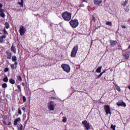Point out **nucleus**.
Listing matches in <instances>:
<instances>
[{
    "label": "nucleus",
    "mask_w": 130,
    "mask_h": 130,
    "mask_svg": "<svg viewBox=\"0 0 130 130\" xmlns=\"http://www.w3.org/2000/svg\"><path fill=\"white\" fill-rule=\"evenodd\" d=\"M69 23L72 28H77L79 26V21L76 19L71 20Z\"/></svg>",
    "instance_id": "obj_2"
},
{
    "label": "nucleus",
    "mask_w": 130,
    "mask_h": 130,
    "mask_svg": "<svg viewBox=\"0 0 130 130\" xmlns=\"http://www.w3.org/2000/svg\"><path fill=\"white\" fill-rule=\"evenodd\" d=\"M3 81L4 82H5V83H8V82H9V79L8 78V77H5L3 79Z\"/></svg>",
    "instance_id": "obj_21"
},
{
    "label": "nucleus",
    "mask_w": 130,
    "mask_h": 130,
    "mask_svg": "<svg viewBox=\"0 0 130 130\" xmlns=\"http://www.w3.org/2000/svg\"><path fill=\"white\" fill-rule=\"evenodd\" d=\"M5 12V11L4 10V9L0 8V13H3Z\"/></svg>",
    "instance_id": "obj_40"
},
{
    "label": "nucleus",
    "mask_w": 130,
    "mask_h": 130,
    "mask_svg": "<svg viewBox=\"0 0 130 130\" xmlns=\"http://www.w3.org/2000/svg\"><path fill=\"white\" fill-rule=\"evenodd\" d=\"M3 123H4V124H6V125H7V122H6V121H3Z\"/></svg>",
    "instance_id": "obj_44"
},
{
    "label": "nucleus",
    "mask_w": 130,
    "mask_h": 130,
    "mask_svg": "<svg viewBox=\"0 0 130 130\" xmlns=\"http://www.w3.org/2000/svg\"><path fill=\"white\" fill-rule=\"evenodd\" d=\"M7 36L6 35L2 36L0 37V43H4V39L6 38Z\"/></svg>",
    "instance_id": "obj_15"
},
{
    "label": "nucleus",
    "mask_w": 130,
    "mask_h": 130,
    "mask_svg": "<svg viewBox=\"0 0 130 130\" xmlns=\"http://www.w3.org/2000/svg\"><path fill=\"white\" fill-rule=\"evenodd\" d=\"M18 114H19V115H21L22 114V111L20 109H18Z\"/></svg>",
    "instance_id": "obj_35"
},
{
    "label": "nucleus",
    "mask_w": 130,
    "mask_h": 130,
    "mask_svg": "<svg viewBox=\"0 0 130 130\" xmlns=\"http://www.w3.org/2000/svg\"><path fill=\"white\" fill-rule=\"evenodd\" d=\"M104 109L107 115L110 114L111 115V112H110V106L108 105H105L104 106Z\"/></svg>",
    "instance_id": "obj_6"
},
{
    "label": "nucleus",
    "mask_w": 130,
    "mask_h": 130,
    "mask_svg": "<svg viewBox=\"0 0 130 130\" xmlns=\"http://www.w3.org/2000/svg\"><path fill=\"white\" fill-rule=\"evenodd\" d=\"M26 31H27L26 28H25L24 26L21 25L19 29V32L21 36H23V35L26 33Z\"/></svg>",
    "instance_id": "obj_7"
},
{
    "label": "nucleus",
    "mask_w": 130,
    "mask_h": 130,
    "mask_svg": "<svg viewBox=\"0 0 130 130\" xmlns=\"http://www.w3.org/2000/svg\"><path fill=\"white\" fill-rule=\"evenodd\" d=\"M0 16L1 17H2V18H5V17H6V15L5 14V13H0Z\"/></svg>",
    "instance_id": "obj_29"
},
{
    "label": "nucleus",
    "mask_w": 130,
    "mask_h": 130,
    "mask_svg": "<svg viewBox=\"0 0 130 130\" xmlns=\"http://www.w3.org/2000/svg\"><path fill=\"white\" fill-rule=\"evenodd\" d=\"M3 8V4H0V9H2Z\"/></svg>",
    "instance_id": "obj_46"
},
{
    "label": "nucleus",
    "mask_w": 130,
    "mask_h": 130,
    "mask_svg": "<svg viewBox=\"0 0 130 130\" xmlns=\"http://www.w3.org/2000/svg\"><path fill=\"white\" fill-rule=\"evenodd\" d=\"M2 98L0 97V102H2Z\"/></svg>",
    "instance_id": "obj_50"
},
{
    "label": "nucleus",
    "mask_w": 130,
    "mask_h": 130,
    "mask_svg": "<svg viewBox=\"0 0 130 130\" xmlns=\"http://www.w3.org/2000/svg\"><path fill=\"white\" fill-rule=\"evenodd\" d=\"M78 48L79 47H78V45L75 46L74 47L71 53V57H75L76 56V55L77 54V52H78Z\"/></svg>",
    "instance_id": "obj_3"
},
{
    "label": "nucleus",
    "mask_w": 130,
    "mask_h": 130,
    "mask_svg": "<svg viewBox=\"0 0 130 130\" xmlns=\"http://www.w3.org/2000/svg\"><path fill=\"white\" fill-rule=\"evenodd\" d=\"M11 124L12 123L11 122H9L8 125H11Z\"/></svg>",
    "instance_id": "obj_47"
},
{
    "label": "nucleus",
    "mask_w": 130,
    "mask_h": 130,
    "mask_svg": "<svg viewBox=\"0 0 130 130\" xmlns=\"http://www.w3.org/2000/svg\"><path fill=\"white\" fill-rule=\"evenodd\" d=\"M110 43L111 46H112L113 47L114 46H115L117 45V41H116L110 40Z\"/></svg>",
    "instance_id": "obj_11"
},
{
    "label": "nucleus",
    "mask_w": 130,
    "mask_h": 130,
    "mask_svg": "<svg viewBox=\"0 0 130 130\" xmlns=\"http://www.w3.org/2000/svg\"><path fill=\"white\" fill-rule=\"evenodd\" d=\"M5 26L6 29H9V28H10V24H9V22H6L5 23Z\"/></svg>",
    "instance_id": "obj_22"
},
{
    "label": "nucleus",
    "mask_w": 130,
    "mask_h": 130,
    "mask_svg": "<svg viewBox=\"0 0 130 130\" xmlns=\"http://www.w3.org/2000/svg\"><path fill=\"white\" fill-rule=\"evenodd\" d=\"M2 118H3V119H7V116H2Z\"/></svg>",
    "instance_id": "obj_41"
},
{
    "label": "nucleus",
    "mask_w": 130,
    "mask_h": 130,
    "mask_svg": "<svg viewBox=\"0 0 130 130\" xmlns=\"http://www.w3.org/2000/svg\"><path fill=\"white\" fill-rule=\"evenodd\" d=\"M17 79L18 81H20V82H22L23 81V79H22V77H21L20 76H17Z\"/></svg>",
    "instance_id": "obj_27"
},
{
    "label": "nucleus",
    "mask_w": 130,
    "mask_h": 130,
    "mask_svg": "<svg viewBox=\"0 0 130 130\" xmlns=\"http://www.w3.org/2000/svg\"><path fill=\"white\" fill-rule=\"evenodd\" d=\"M128 88L129 90H130V85H129L128 86Z\"/></svg>",
    "instance_id": "obj_53"
},
{
    "label": "nucleus",
    "mask_w": 130,
    "mask_h": 130,
    "mask_svg": "<svg viewBox=\"0 0 130 130\" xmlns=\"http://www.w3.org/2000/svg\"><path fill=\"white\" fill-rule=\"evenodd\" d=\"M12 53H10V54L7 55V58L8 59H11V58H12Z\"/></svg>",
    "instance_id": "obj_23"
},
{
    "label": "nucleus",
    "mask_w": 130,
    "mask_h": 130,
    "mask_svg": "<svg viewBox=\"0 0 130 130\" xmlns=\"http://www.w3.org/2000/svg\"><path fill=\"white\" fill-rule=\"evenodd\" d=\"M83 1V2H84L85 3H87V1H86V0H82Z\"/></svg>",
    "instance_id": "obj_51"
},
{
    "label": "nucleus",
    "mask_w": 130,
    "mask_h": 130,
    "mask_svg": "<svg viewBox=\"0 0 130 130\" xmlns=\"http://www.w3.org/2000/svg\"><path fill=\"white\" fill-rule=\"evenodd\" d=\"M102 73H103V74H104V73H106V72H105V71H104V72H102Z\"/></svg>",
    "instance_id": "obj_54"
},
{
    "label": "nucleus",
    "mask_w": 130,
    "mask_h": 130,
    "mask_svg": "<svg viewBox=\"0 0 130 130\" xmlns=\"http://www.w3.org/2000/svg\"><path fill=\"white\" fill-rule=\"evenodd\" d=\"M17 129L18 130H23V124H20L17 125Z\"/></svg>",
    "instance_id": "obj_17"
},
{
    "label": "nucleus",
    "mask_w": 130,
    "mask_h": 130,
    "mask_svg": "<svg viewBox=\"0 0 130 130\" xmlns=\"http://www.w3.org/2000/svg\"><path fill=\"white\" fill-rule=\"evenodd\" d=\"M103 75V73H101L96 78V79H99V78H101V76Z\"/></svg>",
    "instance_id": "obj_37"
},
{
    "label": "nucleus",
    "mask_w": 130,
    "mask_h": 130,
    "mask_svg": "<svg viewBox=\"0 0 130 130\" xmlns=\"http://www.w3.org/2000/svg\"><path fill=\"white\" fill-rule=\"evenodd\" d=\"M22 86H24V83H22Z\"/></svg>",
    "instance_id": "obj_55"
},
{
    "label": "nucleus",
    "mask_w": 130,
    "mask_h": 130,
    "mask_svg": "<svg viewBox=\"0 0 130 130\" xmlns=\"http://www.w3.org/2000/svg\"><path fill=\"white\" fill-rule=\"evenodd\" d=\"M61 16L64 21H67V22H69L72 19V13H70L67 11L62 13Z\"/></svg>",
    "instance_id": "obj_1"
},
{
    "label": "nucleus",
    "mask_w": 130,
    "mask_h": 130,
    "mask_svg": "<svg viewBox=\"0 0 130 130\" xmlns=\"http://www.w3.org/2000/svg\"><path fill=\"white\" fill-rule=\"evenodd\" d=\"M127 4H128V0H125L122 4V6L125 7L126 6H127Z\"/></svg>",
    "instance_id": "obj_18"
},
{
    "label": "nucleus",
    "mask_w": 130,
    "mask_h": 130,
    "mask_svg": "<svg viewBox=\"0 0 130 130\" xmlns=\"http://www.w3.org/2000/svg\"><path fill=\"white\" fill-rule=\"evenodd\" d=\"M118 106H121L122 107H126V104L123 102L122 100H120L117 103Z\"/></svg>",
    "instance_id": "obj_9"
},
{
    "label": "nucleus",
    "mask_w": 130,
    "mask_h": 130,
    "mask_svg": "<svg viewBox=\"0 0 130 130\" xmlns=\"http://www.w3.org/2000/svg\"><path fill=\"white\" fill-rule=\"evenodd\" d=\"M61 67L63 70L64 72H66V73H69L71 71V67L68 64H62L61 66Z\"/></svg>",
    "instance_id": "obj_5"
},
{
    "label": "nucleus",
    "mask_w": 130,
    "mask_h": 130,
    "mask_svg": "<svg viewBox=\"0 0 130 130\" xmlns=\"http://www.w3.org/2000/svg\"><path fill=\"white\" fill-rule=\"evenodd\" d=\"M91 22H96V18H95L94 16H92V19Z\"/></svg>",
    "instance_id": "obj_30"
},
{
    "label": "nucleus",
    "mask_w": 130,
    "mask_h": 130,
    "mask_svg": "<svg viewBox=\"0 0 130 130\" xmlns=\"http://www.w3.org/2000/svg\"><path fill=\"white\" fill-rule=\"evenodd\" d=\"M11 50L14 54H15L16 52H17V51L16 50V48L15 47H14V44H12V45L11 48Z\"/></svg>",
    "instance_id": "obj_14"
},
{
    "label": "nucleus",
    "mask_w": 130,
    "mask_h": 130,
    "mask_svg": "<svg viewBox=\"0 0 130 130\" xmlns=\"http://www.w3.org/2000/svg\"><path fill=\"white\" fill-rule=\"evenodd\" d=\"M21 2L20 3V4H23V0H21Z\"/></svg>",
    "instance_id": "obj_52"
},
{
    "label": "nucleus",
    "mask_w": 130,
    "mask_h": 130,
    "mask_svg": "<svg viewBox=\"0 0 130 130\" xmlns=\"http://www.w3.org/2000/svg\"><path fill=\"white\" fill-rule=\"evenodd\" d=\"M106 24L108 26H112V23H111V22H110V21H107Z\"/></svg>",
    "instance_id": "obj_25"
},
{
    "label": "nucleus",
    "mask_w": 130,
    "mask_h": 130,
    "mask_svg": "<svg viewBox=\"0 0 130 130\" xmlns=\"http://www.w3.org/2000/svg\"><path fill=\"white\" fill-rule=\"evenodd\" d=\"M51 92L53 93L52 96H55V93H54V90H52Z\"/></svg>",
    "instance_id": "obj_43"
},
{
    "label": "nucleus",
    "mask_w": 130,
    "mask_h": 130,
    "mask_svg": "<svg viewBox=\"0 0 130 130\" xmlns=\"http://www.w3.org/2000/svg\"><path fill=\"white\" fill-rule=\"evenodd\" d=\"M9 83H10V84H15V83H16V82L15 81V80H14L12 78H10L9 79Z\"/></svg>",
    "instance_id": "obj_20"
},
{
    "label": "nucleus",
    "mask_w": 130,
    "mask_h": 130,
    "mask_svg": "<svg viewBox=\"0 0 130 130\" xmlns=\"http://www.w3.org/2000/svg\"><path fill=\"white\" fill-rule=\"evenodd\" d=\"M3 32H4V34H7L8 35V31L6 30V29H4L3 30Z\"/></svg>",
    "instance_id": "obj_39"
},
{
    "label": "nucleus",
    "mask_w": 130,
    "mask_h": 130,
    "mask_svg": "<svg viewBox=\"0 0 130 130\" xmlns=\"http://www.w3.org/2000/svg\"><path fill=\"white\" fill-rule=\"evenodd\" d=\"M2 87H3V88H7V87H8V85L7 84V83H3V84H2Z\"/></svg>",
    "instance_id": "obj_28"
},
{
    "label": "nucleus",
    "mask_w": 130,
    "mask_h": 130,
    "mask_svg": "<svg viewBox=\"0 0 130 130\" xmlns=\"http://www.w3.org/2000/svg\"><path fill=\"white\" fill-rule=\"evenodd\" d=\"M55 105H56V104H55V103H54V102L51 101L50 103H48V109L51 111H53V110H54V108H55Z\"/></svg>",
    "instance_id": "obj_4"
},
{
    "label": "nucleus",
    "mask_w": 130,
    "mask_h": 130,
    "mask_svg": "<svg viewBox=\"0 0 130 130\" xmlns=\"http://www.w3.org/2000/svg\"><path fill=\"white\" fill-rule=\"evenodd\" d=\"M129 54H130L129 51H126V52L123 51V55L125 59H128L129 57Z\"/></svg>",
    "instance_id": "obj_10"
},
{
    "label": "nucleus",
    "mask_w": 130,
    "mask_h": 130,
    "mask_svg": "<svg viewBox=\"0 0 130 130\" xmlns=\"http://www.w3.org/2000/svg\"><path fill=\"white\" fill-rule=\"evenodd\" d=\"M63 122H67V117H63L62 120Z\"/></svg>",
    "instance_id": "obj_32"
},
{
    "label": "nucleus",
    "mask_w": 130,
    "mask_h": 130,
    "mask_svg": "<svg viewBox=\"0 0 130 130\" xmlns=\"http://www.w3.org/2000/svg\"><path fill=\"white\" fill-rule=\"evenodd\" d=\"M11 68L13 70H14V69H15V64H11Z\"/></svg>",
    "instance_id": "obj_38"
},
{
    "label": "nucleus",
    "mask_w": 130,
    "mask_h": 130,
    "mask_svg": "<svg viewBox=\"0 0 130 130\" xmlns=\"http://www.w3.org/2000/svg\"><path fill=\"white\" fill-rule=\"evenodd\" d=\"M102 3V0H94V4L95 5V6H99V5H100Z\"/></svg>",
    "instance_id": "obj_13"
},
{
    "label": "nucleus",
    "mask_w": 130,
    "mask_h": 130,
    "mask_svg": "<svg viewBox=\"0 0 130 130\" xmlns=\"http://www.w3.org/2000/svg\"><path fill=\"white\" fill-rule=\"evenodd\" d=\"M17 88L19 89V91L21 92L22 91V89H21V86L18 85H17Z\"/></svg>",
    "instance_id": "obj_34"
},
{
    "label": "nucleus",
    "mask_w": 130,
    "mask_h": 130,
    "mask_svg": "<svg viewBox=\"0 0 130 130\" xmlns=\"http://www.w3.org/2000/svg\"><path fill=\"white\" fill-rule=\"evenodd\" d=\"M14 63L16 64V66H17V64H18V62L15 61Z\"/></svg>",
    "instance_id": "obj_48"
},
{
    "label": "nucleus",
    "mask_w": 130,
    "mask_h": 130,
    "mask_svg": "<svg viewBox=\"0 0 130 130\" xmlns=\"http://www.w3.org/2000/svg\"><path fill=\"white\" fill-rule=\"evenodd\" d=\"M22 109L23 110V111H25V107H22Z\"/></svg>",
    "instance_id": "obj_49"
},
{
    "label": "nucleus",
    "mask_w": 130,
    "mask_h": 130,
    "mask_svg": "<svg viewBox=\"0 0 130 130\" xmlns=\"http://www.w3.org/2000/svg\"><path fill=\"white\" fill-rule=\"evenodd\" d=\"M4 72L5 73H7V72H9V68H5V70H4Z\"/></svg>",
    "instance_id": "obj_36"
},
{
    "label": "nucleus",
    "mask_w": 130,
    "mask_h": 130,
    "mask_svg": "<svg viewBox=\"0 0 130 130\" xmlns=\"http://www.w3.org/2000/svg\"><path fill=\"white\" fill-rule=\"evenodd\" d=\"M10 53H12L9 52V51H6V54H7V55H8V54H10Z\"/></svg>",
    "instance_id": "obj_45"
},
{
    "label": "nucleus",
    "mask_w": 130,
    "mask_h": 130,
    "mask_svg": "<svg viewBox=\"0 0 130 130\" xmlns=\"http://www.w3.org/2000/svg\"><path fill=\"white\" fill-rule=\"evenodd\" d=\"M22 99H23V102H26V101H27V99H26V96H23Z\"/></svg>",
    "instance_id": "obj_33"
},
{
    "label": "nucleus",
    "mask_w": 130,
    "mask_h": 130,
    "mask_svg": "<svg viewBox=\"0 0 130 130\" xmlns=\"http://www.w3.org/2000/svg\"><path fill=\"white\" fill-rule=\"evenodd\" d=\"M21 121V118L18 117L16 119H15L14 121V125H18V122Z\"/></svg>",
    "instance_id": "obj_12"
},
{
    "label": "nucleus",
    "mask_w": 130,
    "mask_h": 130,
    "mask_svg": "<svg viewBox=\"0 0 130 130\" xmlns=\"http://www.w3.org/2000/svg\"><path fill=\"white\" fill-rule=\"evenodd\" d=\"M102 69V66H100L98 68L95 70L96 73H101V70Z\"/></svg>",
    "instance_id": "obj_16"
},
{
    "label": "nucleus",
    "mask_w": 130,
    "mask_h": 130,
    "mask_svg": "<svg viewBox=\"0 0 130 130\" xmlns=\"http://www.w3.org/2000/svg\"><path fill=\"white\" fill-rule=\"evenodd\" d=\"M115 86L116 87V90H118V92H120V91H121V89H120V87L117 85V84H115Z\"/></svg>",
    "instance_id": "obj_19"
},
{
    "label": "nucleus",
    "mask_w": 130,
    "mask_h": 130,
    "mask_svg": "<svg viewBox=\"0 0 130 130\" xmlns=\"http://www.w3.org/2000/svg\"><path fill=\"white\" fill-rule=\"evenodd\" d=\"M128 7L129 6H127L126 7V8H124V10H125V12H128V11H129V9L128 8Z\"/></svg>",
    "instance_id": "obj_31"
},
{
    "label": "nucleus",
    "mask_w": 130,
    "mask_h": 130,
    "mask_svg": "<svg viewBox=\"0 0 130 130\" xmlns=\"http://www.w3.org/2000/svg\"><path fill=\"white\" fill-rule=\"evenodd\" d=\"M82 124H84L86 130H89L90 128V124L85 120L82 121Z\"/></svg>",
    "instance_id": "obj_8"
},
{
    "label": "nucleus",
    "mask_w": 130,
    "mask_h": 130,
    "mask_svg": "<svg viewBox=\"0 0 130 130\" xmlns=\"http://www.w3.org/2000/svg\"><path fill=\"white\" fill-rule=\"evenodd\" d=\"M121 27L123 29H125V28H126V26H125L124 25H122Z\"/></svg>",
    "instance_id": "obj_42"
},
{
    "label": "nucleus",
    "mask_w": 130,
    "mask_h": 130,
    "mask_svg": "<svg viewBox=\"0 0 130 130\" xmlns=\"http://www.w3.org/2000/svg\"><path fill=\"white\" fill-rule=\"evenodd\" d=\"M115 127H116V125L113 124L111 125V128H112V129L115 130Z\"/></svg>",
    "instance_id": "obj_26"
},
{
    "label": "nucleus",
    "mask_w": 130,
    "mask_h": 130,
    "mask_svg": "<svg viewBox=\"0 0 130 130\" xmlns=\"http://www.w3.org/2000/svg\"><path fill=\"white\" fill-rule=\"evenodd\" d=\"M12 61H16L17 60V56H13L12 57Z\"/></svg>",
    "instance_id": "obj_24"
}]
</instances>
